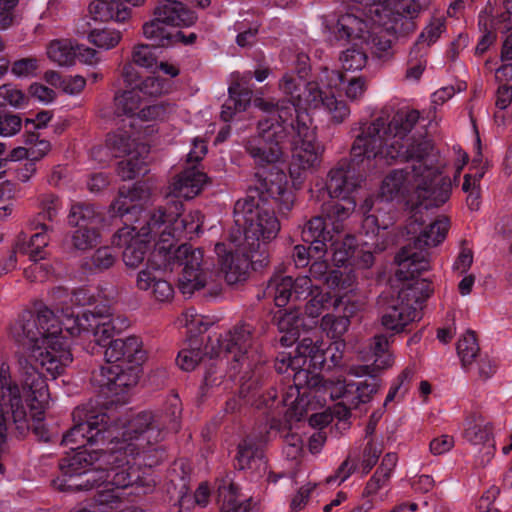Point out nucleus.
I'll return each mask as SVG.
<instances>
[{
    "mask_svg": "<svg viewBox=\"0 0 512 512\" xmlns=\"http://www.w3.org/2000/svg\"><path fill=\"white\" fill-rule=\"evenodd\" d=\"M306 75L307 70L303 68L298 74L286 73L280 80L279 88L290 95L291 105L274 107L262 100L255 102L266 113L258 124V135L247 144V151L259 166L256 173L259 185L236 202V227L227 243L215 246L220 270L230 285L246 279L249 261L262 264L267 259L266 246L280 231V222L266 195L286 209L292 206L286 174L279 168L284 160V145L289 144L292 149L290 175L294 184H300L301 173L297 169L308 171L318 167L324 152L323 145L317 141L309 111L323 108L336 123L350 114L346 103L335 97L343 82L339 72L325 69L318 81L304 84Z\"/></svg>",
    "mask_w": 512,
    "mask_h": 512,
    "instance_id": "obj_1",
    "label": "nucleus"
},
{
    "mask_svg": "<svg viewBox=\"0 0 512 512\" xmlns=\"http://www.w3.org/2000/svg\"><path fill=\"white\" fill-rule=\"evenodd\" d=\"M73 420L75 425L62 440L73 454L62 460V477L55 485L62 491L97 488L100 512L117 507L121 502L119 490L137 486L147 492L154 485L140 465L157 464L158 459L154 458L159 452L158 443L168 431L178 429L176 420L166 425L162 416L151 412L108 425L106 414L89 413L78 407Z\"/></svg>",
    "mask_w": 512,
    "mask_h": 512,
    "instance_id": "obj_2",
    "label": "nucleus"
},
{
    "mask_svg": "<svg viewBox=\"0 0 512 512\" xmlns=\"http://www.w3.org/2000/svg\"><path fill=\"white\" fill-rule=\"evenodd\" d=\"M419 119L416 110L397 112L391 119L384 113L365 125L352 145L357 164L372 168L403 160L410 164L405 169L390 172L383 180L380 194L367 198L360 209L364 215L362 231L373 237L380 230L392 226L396 219L393 202L405 201L414 209L439 207L451 196L452 182L443 175L438 154L428 141L416 143L408 133Z\"/></svg>",
    "mask_w": 512,
    "mask_h": 512,
    "instance_id": "obj_3",
    "label": "nucleus"
},
{
    "mask_svg": "<svg viewBox=\"0 0 512 512\" xmlns=\"http://www.w3.org/2000/svg\"><path fill=\"white\" fill-rule=\"evenodd\" d=\"M63 319L43 308L36 315L24 312L11 328L15 340L27 346L30 357L53 378L61 375L73 361L70 337L92 331L99 346H108L116 333L115 320L110 315L85 312L81 318L74 312L64 313Z\"/></svg>",
    "mask_w": 512,
    "mask_h": 512,
    "instance_id": "obj_4",
    "label": "nucleus"
},
{
    "mask_svg": "<svg viewBox=\"0 0 512 512\" xmlns=\"http://www.w3.org/2000/svg\"><path fill=\"white\" fill-rule=\"evenodd\" d=\"M327 344L317 334L303 336L295 350V355L290 352H280L277 356L275 368L281 374H287L292 378L293 385H289L283 394V402L288 406V415L301 418L308 408H316L321 400L307 402L305 398L312 394L330 391L331 399H342L345 405L340 417L348 414V408L358 404H364L372 399L379 390L380 384L374 380L368 382H354L346 378L323 380L315 371L321 370L326 362Z\"/></svg>",
    "mask_w": 512,
    "mask_h": 512,
    "instance_id": "obj_5",
    "label": "nucleus"
},
{
    "mask_svg": "<svg viewBox=\"0 0 512 512\" xmlns=\"http://www.w3.org/2000/svg\"><path fill=\"white\" fill-rule=\"evenodd\" d=\"M183 204L179 200L168 201L154 211H150L145 222L153 229L161 232L159 252H156L149 260L146 269L136 275V287L149 294L159 302L170 301L174 296L172 285L164 279L168 271L171 258V250L175 241L182 237L199 235L203 224L202 214L195 210L183 214Z\"/></svg>",
    "mask_w": 512,
    "mask_h": 512,
    "instance_id": "obj_6",
    "label": "nucleus"
},
{
    "mask_svg": "<svg viewBox=\"0 0 512 512\" xmlns=\"http://www.w3.org/2000/svg\"><path fill=\"white\" fill-rule=\"evenodd\" d=\"M398 265L396 276L402 281L396 298L390 301L381 317V323L387 330L401 332L409 323L420 317L421 304L430 296L431 285L419 274L428 270L425 255H417L404 250L396 256Z\"/></svg>",
    "mask_w": 512,
    "mask_h": 512,
    "instance_id": "obj_7",
    "label": "nucleus"
},
{
    "mask_svg": "<svg viewBox=\"0 0 512 512\" xmlns=\"http://www.w3.org/2000/svg\"><path fill=\"white\" fill-rule=\"evenodd\" d=\"M251 332L247 325H241L225 335L209 337L204 353L200 351L201 343L191 339L188 347L183 348L177 356V364L184 371L193 370L200 361L218 359L221 363L232 358L234 362L244 359L250 346Z\"/></svg>",
    "mask_w": 512,
    "mask_h": 512,
    "instance_id": "obj_8",
    "label": "nucleus"
},
{
    "mask_svg": "<svg viewBox=\"0 0 512 512\" xmlns=\"http://www.w3.org/2000/svg\"><path fill=\"white\" fill-rule=\"evenodd\" d=\"M367 161L364 165L357 164L351 154V165L335 167L330 170L326 183V191L331 201L322 206L323 213L328 221H345L353 213L356 207L355 193L360 187L362 179L356 175L355 167L367 168Z\"/></svg>",
    "mask_w": 512,
    "mask_h": 512,
    "instance_id": "obj_9",
    "label": "nucleus"
},
{
    "mask_svg": "<svg viewBox=\"0 0 512 512\" xmlns=\"http://www.w3.org/2000/svg\"><path fill=\"white\" fill-rule=\"evenodd\" d=\"M149 216L150 212L142 214L133 225L120 228L113 238V243L123 248V262L129 268L139 267L150 252L145 266L140 271L147 268L149 260L159 252L160 246H163L159 229H153L145 224Z\"/></svg>",
    "mask_w": 512,
    "mask_h": 512,
    "instance_id": "obj_10",
    "label": "nucleus"
},
{
    "mask_svg": "<svg viewBox=\"0 0 512 512\" xmlns=\"http://www.w3.org/2000/svg\"><path fill=\"white\" fill-rule=\"evenodd\" d=\"M343 221H329V225L333 226V233L329 231L326 240V248L328 243L332 250V261L337 267L369 269L374 264V252L384 249L383 244L378 242V233L372 235L364 234L371 240L363 243H356L354 236H341V228ZM328 226V223H326Z\"/></svg>",
    "mask_w": 512,
    "mask_h": 512,
    "instance_id": "obj_11",
    "label": "nucleus"
},
{
    "mask_svg": "<svg viewBox=\"0 0 512 512\" xmlns=\"http://www.w3.org/2000/svg\"><path fill=\"white\" fill-rule=\"evenodd\" d=\"M108 149L114 157L125 156V159L118 164V175L123 180L133 179L140 174L146 173V156L148 149L145 145L137 143L127 131L119 130L107 139L106 148H97L93 151L95 156Z\"/></svg>",
    "mask_w": 512,
    "mask_h": 512,
    "instance_id": "obj_12",
    "label": "nucleus"
},
{
    "mask_svg": "<svg viewBox=\"0 0 512 512\" xmlns=\"http://www.w3.org/2000/svg\"><path fill=\"white\" fill-rule=\"evenodd\" d=\"M169 262L170 265L164 279L168 282L166 276L172 271V264L182 267L178 278V288L182 294L192 295L195 291L205 287L207 275L202 268L203 252L201 249L188 244L180 245L174 251L171 250Z\"/></svg>",
    "mask_w": 512,
    "mask_h": 512,
    "instance_id": "obj_13",
    "label": "nucleus"
},
{
    "mask_svg": "<svg viewBox=\"0 0 512 512\" xmlns=\"http://www.w3.org/2000/svg\"><path fill=\"white\" fill-rule=\"evenodd\" d=\"M422 209L426 208L417 205L406 226L407 234L414 239V247H405L399 253L409 250L419 256L425 255L429 262L428 254L424 251V248L437 246L445 239L449 228V221L447 218L442 217L434 223L424 225L420 217Z\"/></svg>",
    "mask_w": 512,
    "mask_h": 512,
    "instance_id": "obj_14",
    "label": "nucleus"
},
{
    "mask_svg": "<svg viewBox=\"0 0 512 512\" xmlns=\"http://www.w3.org/2000/svg\"><path fill=\"white\" fill-rule=\"evenodd\" d=\"M130 90L115 96V112L118 116H126L131 127L136 126L137 121H150L162 119L172 112L170 105L153 104L147 105L144 97L134 86Z\"/></svg>",
    "mask_w": 512,
    "mask_h": 512,
    "instance_id": "obj_15",
    "label": "nucleus"
},
{
    "mask_svg": "<svg viewBox=\"0 0 512 512\" xmlns=\"http://www.w3.org/2000/svg\"><path fill=\"white\" fill-rule=\"evenodd\" d=\"M141 368L107 362L93 375V381L106 394L118 396L128 392L139 380Z\"/></svg>",
    "mask_w": 512,
    "mask_h": 512,
    "instance_id": "obj_16",
    "label": "nucleus"
},
{
    "mask_svg": "<svg viewBox=\"0 0 512 512\" xmlns=\"http://www.w3.org/2000/svg\"><path fill=\"white\" fill-rule=\"evenodd\" d=\"M329 230L326 221L322 217H314L309 220L303 230L302 239L309 242L307 248L304 245H296L294 247L293 259L297 267H305L313 258H323L326 254V240L328 239Z\"/></svg>",
    "mask_w": 512,
    "mask_h": 512,
    "instance_id": "obj_17",
    "label": "nucleus"
},
{
    "mask_svg": "<svg viewBox=\"0 0 512 512\" xmlns=\"http://www.w3.org/2000/svg\"><path fill=\"white\" fill-rule=\"evenodd\" d=\"M71 226L77 227L71 240L78 250H87L99 243L100 234L97 231L98 218L94 208L90 205L74 204L68 215Z\"/></svg>",
    "mask_w": 512,
    "mask_h": 512,
    "instance_id": "obj_18",
    "label": "nucleus"
},
{
    "mask_svg": "<svg viewBox=\"0 0 512 512\" xmlns=\"http://www.w3.org/2000/svg\"><path fill=\"white\" fill-rule=\"evenodd\" d=\"M369 22L370 24L357 15L347 13L339 17L336 22L327 24L326 29L330 34L331 41L333 38L337 41L361 39L364 42H369L371 40L376 46H379V50L385 51L390 47V41L376 43V38L373 37L374 32H372L373 26L376 24H373L370 19ZM377 26L379 25L377 24Z\"/></svg>",
    "mask_w": 512,
    "mask_h": 512,
    "instance_id": "obj_19",
    "label": "nucleus"
},
{
    "mask_svg": "<svg viewBox=\"0 0 512 512\" xmlns=\"http://www.w3.org/2000/svg\"><path fill=\"white\" fill-rule=\"evenodd\" d=\"M462 436L478 451L481 465H486L491 461L496 446L490 422L481 416H471L464 422Z\"/></svg>",
    "mask_w": 512,
    "mask_h": 512,
    "instance_id": "obj_20",
    "label": "nucleus"
},
{
    "mask_svg": "<svg viewBox=\"0 0 512 512\" xmlns=\"http://www.w3.org/2000/svg\"><path fill=\"white\" fill-rule=\"evenodd\" d=\"M150 192L143 185L135 184L132 188L122 187L119 190L118 198L111 204L113 215L125 217L124 226L133 225L135 220L142 214L152 210H141L138 204L146 202Z\"/></svg>",
    "mask_w": 512,
    "mask_h": 512,
    "instance_id": "obj_21",
    "label": "nucleus"
},
{
    "mask_svg": "<svg viewBox=\"0 0 512 512\" xmlns=\"http://www.w3.org/2000/svg\"><path fill=\"white\" fill-rule=\"evenodd\" d=\"M146 0H93L88 14L95 22L125 23L132 16V8L144 5Z\"/></svg>",
    "mask_w": 512,
    "mask_h": 512,
    "instance_id": "obj_22",
    "label": "nucleus"
},
{
    "mask_svg": "<svg viewBox=\"0 0 512 512\" xmlns=\"http://www.w3.org/2000/svg\"><path fill=\"white\" fill-rule=\"evenodd\" d=\"M268 291L278 307L285 306L291 299H305L311 293V279L308 276L293 280L290 276L275 275L268 284Z\"/></svg>",
    "mask_w": 512,
    "mask_h": 512,
    "instance_id": "obj_23",
    "label": "nucleus"
},
{
    "mask_svg": "<svg viewBox=\"0 0 512 512\" xmlns=\"http://www.w3.org/2000/svg\"><path fill=\"white\" fill-rule=\"evenodd\" d=\"M250 72L240 75L231 74V84L228 87L229 97L222 106L221 117L224 121H231L237 113L245 111L250 104L252 90L249 86Z\"/></svg>",
    "mask_w": 512,
    "mask_h": 512,
    "instance_id": "obj_24",
    "label": "nucleus"
},
{
    "mask_svg": "<svg viewBox=\"0 0 512 512\" xmlns=\"http://www.w3.org/2000/svg\"><path fill=\"white\" fill-rule=\"evenodd\" d=\"M104 356L107 362H116L117 364L136 366L137 368H140L146 359L142 342L135 336L115 339L106 348Z\"/></svg>",
    "mask_w": 512,
    "mask_h": 512,
    "instance_id": "obj_25",
    "label": "nucleus"
},
{
    "mask_svg": "<svg viewBox=\"0 0 512 512\" xmlns=\"http://www.w3.org/2000/svg\"><path fill=\"white\" fill-rule=\"evenodd\" d=\"M327 396L330 397V391L329 389L326 390V393L323 394V391L321 393H318L317 396L315 397L313 394L309 397H306L305 398V402L304 404H307V402H316L318 399L321 400V404L318 405L316 408H308L307 411H305V413L303 414V416H301V418H294V417H290L288 415V406L284 404V402L282 401V404H283V407L285 408V411H284V415H285V418H286V421L288 423H291L293 421L295 422H299L301 421L308 413H312L310 418H309V424L310 426L314 427V428H323L325 427L326 425H328L331 421H332V418H333V415H335L338 419L340 420H346L348 419V417L350 416V411L352 409H355L357 408L360 404H358L357 406L355 407H349L348 408V414L347 416L345 417H340V414L343 413V409L346 408L345 405L342 403V399L341 398H338L337 400H339V403L335 405L334 409H333V412H330L328 410H322L320 412H318L317 410L318 409H321L324 407L325 405V402H326V398Z\"/></svg>",
    "mask_w": 512,
    "mask_h": 512,
    "instance_id": "obj_26",
    "label": "nucleus"
},
{
    "mask_svg": "<svg viewBox=\"0 0 512 512\" xmlns=\"http://www.w3.org/2000/svg\"><path fill=\"white\" fill-rule=\"evenodd\" d=\"M153 14L163 17L166 24L178 28L191 27L198 19L197 14L183 0H159Z\"/></svg>",
    "mask_w": 512,
    "mask_h": 512,
    "instance_id": "obj_27",
    "label": "nucleus"
},
{
    "mask_svg": "<svg viewBox=\"0 0 512 512\" xmlns=\"http://www.w3.org/2000/svg\"><path fill=\"white\" fill-rule=\"evenodd\" d=\"M206 182L207 176L193 166L173 181L170 193L177 198L192 199L200 193Z\"/></svg>",
    "mask_w": 512,
    "mask_h": 512,
    "instance_id": "obj_28",
    "label": "nucleus"
},
{
    "mask_svg": "<svg viewBox=\"0 0 512 512\" xmlns=\"http://www.w3.org/2000/svg\"><path fill=\"white\" fill-rule=\"evenodd\" d=\"M389 347L390 342L388 337L385 335H376L368 344L369 352L362 356V359L365 361L374 358L372 369L375 376L394 365V355L390 352Z\"/></svg>",
    "mask_w": 512,
    "mask_h": 512,
    "instance_id": "obj_29",
    "label": "nucleus"
},
{
    "mask_svg": "<svg viewBox=\"0 0 512 512\" xmlns=\"http://www.w3.org/2000/svg\"><path fill=\"white\" fill-rule=\"evenodd\" d=\"M123 77L128 86L136 87L144 98L146 96H158L168 90L167 82L158 76H150L143 81H139L138 73L131 64H128L123 68Z\"/></svg>",
    "mask_w": 512,
    "mask_h": 512,
    "instance_id": "obj_30",
    "label": "nucleus"
},
{
    "mask_svg": "<svg viewBox=\"0 0 512 512\" xmlns=\"http://www.w3.org/2000/svg\"><path fill=\"white\" fill-rule=\"evenodd\" d=\"M278 329L285 335L281 337L283 345H290L300 337L301 329L306 327L298 310H280L275 316Z\"/></svg>",
    "mask_w": 512,
    "mask_h": 512,
    "instance_id": "obj_31",
    "label": "nucleus"
},
{
    "mask_svg": "<svg viewBox=\"0 0 512 512\" xmlns=\"http://www.w3.org/2000/svg\"><path fill=\"white\" fill-rule=\"evenodd\" d=\"M220 512H250V502L246 496L238 493L237 487L229 480H224L218 487Z\"/></svg>",
    "mask_w": 512,
    "mask_h": 512,
    "instance_id": "obj_32",
    "label": "nucleus"
},
{
    "mask_svg": "<svg viewBox=\"0 0 512 512\" xmlns=\"http://www.w3.org/2000/svg\"><path fill=\"white\" fill-rule=\"evenodd\" d=\"M75 45L76 41L71 39L52 40L46 47L47 58L59 67H73Z\"/></svg>",
    "mask_w": 512,
    "mask_h": 512,
    "instance_id": "obj_33",
    "label": "nucleus"
},
{
    "mask_svg": "<svg viewBox=\"0 0 512 512\" xmlns=\"http://www.w3.org/2000/svg\"><path fill=\"white\" fill-rule=\"evenodd\" d=\"M342 314H327L322 318L321 327L326 334L334 339L341 338L348 330L350 317L354 314V305H343Z\"/></svg>",
    "mask_w": 512,
    "mask_h": 512,
    "instance_id": "obj_34",
    "label": "nucleus"
},
{
    "mask_svg": "<svg viewBox=\"0 0 512 512\" xmlns=\"http://www.w3.org/2000/svg\"><path fill=\"white\" fill-rule=\"evenodd\" d=\"M355 268L350 269L348 272H341L338 270L331 271L326 277V284L331 289H338L343 292H353L356 284ZM346 293L339 295L335 301V309L339 311L342 305L346 304Z\"/></svg>",
    "mask_w": 512,
    "mask_h": 512,
    "instance_id": "obj_35",
    "label": "nucleus"
},
{
    "mask_svg": "<svg viewBox=\"0 0 512 512\" xmlns=\"http://www.w3.org/2000/svg\"><path fill=\"white\" fill-rule=\"evenodd\" d=\"M122 32L113 27L93 28L87 33L88 42L99 51H109L119 45Z\"/></svg>",
    "mask_w": 512,
    "mask_h": 512,
    "instance_id": "obj_36",
    "label": "nucleus"
},
{
    "mask_svg": "<svg viewBox=\"0 0 512 512\" xmlns=\"http://www.w3.org/2000/svg\"><path fill=\"white\" fill-rule=\"evenodd\" d=\"M168 26L163 17L153 14V18L143 24V35L159 46H170L174 33L167 29Z\"/></svg>",
    "mask_w": 512,
    "mask_h": 512,
    "instance_id": "obj_37",
    "label": "nucleus"
},
{
    "mask_svg": "<svg viewBox=\"0 0 512 512\" xmlns=\"http://www.w3.org/2000/svg\"><path fill=\"white\" fill-rule=\"evenodd\" d=\"M429 0H387V11L382 13V19L390 16V5H393V10L399 16L404 18H414L418 16L423 7Z\"/></svg>",
    "mask_w": 512,
    "mask_h": 512,
    "instance_id": "obj_38",
    "label": "nucleus"
},
{
    "mask_svg": "<svg viewBox=\"0 0 512 512\" xmlns=\"http://www.w3.org/2000/svg\"><path fill=\"white\" fill-rule=\"evenodd\" d=\"M49 243L46 226L42 227V231L33 234L26 245L22 247L23 253L29 256L33 262H38L46 257V247Z\"/></svg>",
    "mask_w": 512,
    "mask_h": 512,
    "instance_id": "obj_39",
    "label": "nucleus"
},
{
    "mask_svg": "<svg viewBox=\"0 0 512 512\" xmlns=\"http://www.w3.org/2000/svg\"><path fill=\"white\" fill-rule=\"evenodd\" d=\"M237 463L240 469H248L259 462L263 464L261 453L253 439L242 440L238 445Z\"/></svg>",
    "mask_w": 512,
    "mask_h": 512,
    "instance_id": "obj_40",
    "label": "nucleus"
},
{
    "mask_svg": "<svg viewBox=\"0 0 512 512\" xmlns=\"http://www.w3.org/2000/svg\"><path fill=\"white\" fill-rule=\"evenodd\" d=\"M74 50V66L78 62L81 65L95 68L102 62L100 51L95 47L76 41Z\"/></svg>",
    "mask_w": 512,
    "mask_h": 512,
    "instance_id": "obj_41",
    "label": "nucleus"
},
{
    "mask_svg": "<svg viewBox=\"0 0 512 512\" xmlns=\"http://www.w3.org/2000/svg\"><path fill=\"white\" fill-rule=\"evenodd\" d=\"M28 98L22 90L12 84L0 86V107H13L16 109L24 107Z\"/></svg>",
    "mask_w": 512,
    "mask_h": 512,
    "instance_id": "obj_42",
    "label": "nucleus"
},
{
    "mask_svg": "<svg viewBox=\"0 0 512 512\" xmlns=\"http://www.w3.org/2000/svg\"><path fill=\"white\" fill-rule=\"evenodd\" d=\"M505 8L506 12L501 14L493 26L495 30H499L502 33H509L503 43L502 58L510 60L512 59V13H510L506 6Z\"/></svg>",
    "mask_w": 512,
    "mask_h": 512,
    "instance_id": "obj_43",
    "label": "nucleus"
},
{
    "mask_svg": "<svg viewBox=\"0 0 512 512\" xmlns=\"http://www.w3.org/2000/svg\"><path fill=\"white\" fill-rule=\"evenodd\" d=\"M478 351L479 347L475 334L471 331H467L457 343V352L463 365L465 366L472 363Z\"/></svg>",
    "mask_w": 512,
    "mask_h": 512,
    "instance_id": "obj_44",
    "label": "nucleus"
},
{
    "mask_svg": "<svg viewBox=\"0 0 512 512\" xmlns=\"http://www.w3.org/2000/svg\"><path fill=\"white\" fill-rule=\"evenodd\" d=\"M484 172L479 171L474 176L466 174L462 189L467 193V205L471 210H478L480 207V191L479 182L483 177Z\"/></svg>",
    "mask_w": 512,
    "mask_h": 512,
    "instance_id": "obj_45",
    "label": "nucleus"
},
{
    "mask_svg": "<svg viewBox=\"0 0 512 512\" xmlns=\"http://www.w3.org/2000/svg\"><path fill=\"white\" fill-rule=\"evenodd\" d=\"M381 453V444L369 441L364 449L362 457L355 455L356 459L358 460V469L361 476H364L370 472V470L376 464Z\"/></svg>",
    "mask_w": 512,
    "mask_h": 512,
    "instance_id": "obj_46",
    "label": "nucleus"
},
{
    "mask_svg": "<svg viewBox=\"0 0 512 512\" xmlns=\"http://www.w3.org/2000/svg\"><path fill=\"white\" fill-rule=\"evenodd\" d=\"M308 296H312V298L305 306V313L311 318H317L325 309L330 295L327 292L319 290L318 287L313 286L311 283V293Z\"/></svg>",
    "mask_w": 512,
    "mask_h": 512,
    "instance_id": "obj_47",
    "label": "nucleus"
},
{
    "mask_svg": "<svg viewBox=\"0 0 512 512\" xmlns=\"http://www.w3.org/2000/svg\"><path fill=\"white\" fill-rule=\"evenodd\" d=\"M133 62L140 66L152 71L157 67V60L154 54V49L146 44L138 45L134 48L132 53Z\"/></svg>",
    "mask_w": 512,
    "mask_h": 512,
    "instance_id": "obj_48",
    "label": "nucleus"
},
{
    "mask_svg": "<svg viewBox=\"0 0 512 512\" xmlns=\"http://www.w3.org/2000/svg\"><path fill=\"white\" fill-rule=\"evenodd\" d=\"M340 61L344 70L357 71L366 65L367 56L359 49L349 48L343 52Z\"/></svg>",
    "mask_w": 512,
    "mask_h": 512,
    "instance_id": "obj_49",
    "label": "nucleus"
},
{
    "mask_svg": "<svg viewBox=\"0 0 512 512\" xmlns=\"http://www.w3.org/2000/svg\"><path fill=\"white\" fill-rule=\"evenodd\" d=\"M353 473H359L358 460L355 455H349L348 458L338 467L335 474L328 477L326 481L328 484H341Z\"/></svg>",
    "mask_w": 512,
    "mask_h": 512,
    "instance_id": "obj_50",
    "label": "nucleus"
},
{
    "mask_svg": "<svg viewBox=\"0 0 512 512\" xmlns=\"http://www.w3.org/2000/svg\"><path fill=\"white\" fill-rule=\"evenodd\" d=\"M86 84L87 80L82 75H67L63 77L60 91L68 96L76 97L83 92V90L86 87Z\"/></svg>",
    "mask_w": 512,
    "mask_h": 512,
    "instance_id": "obj_51",
    "label": "nucleus"
},
{
    "mask_svg": "<svg viewBox=\"0 0 512 512\" xmlns=\"http://www.w3.org/2000/svg\"><path fill=\"white\" fill-rule=\"evenodd\" d=\"M39 62L36 58H23L13 63L11 72L18 78H28L36 75Z\"/></svg>",
    "mask_w": 512,
    "mask_h": 512,
    "instance_id": "obj_52",
    "label": "nucleus"
},
{
    "mask_svg": "<svg viewBox=\"0 0 512 512\" xmlns=\"http://www.w3.org/2000/svg\"><path fill=\"white\" fill-rule=\"evenodd\" d=\"M21 127L22 120L18 115L0 113V136H14L21 130Z\"/></svg>",
    "mask_w": 512,
    "mask_h": 512,
    "instance_id": "obj_53",
    "label": "nucleus"
},
{
    "mask_svg": "<svg viewBox=\"0 0 512 512\" xmlns=\"http://www.w3.org/2000/svg\"><path fill=\"white\" fill-rule=\"evenodd\" d=\"M178 323L182 326H185L191 333L201 332L202 327H204V330L207 329V324L204 322V317L197 314L194 309L185 311L179 317Z\"/></svg>",
    "mask_w": 512,
    "mask_h": 512,
    "instance_id": "obj_54",
    "label": "nucleus"
},
{
    "mask_svg": "<svg viewBox=\"0 0 512 512\" xmlns=\"http://www.w3.org/2000/svg\"><path fill=\"white\" fill-rule=\"evenodd\" d=\"M444 31V22L437 18L431 21L419 36V42L427 46L433 44Z\"/></svg>",
    "mask_w": 512,
    "mask_h": 512,
    "instance_id": "obj_55",
    "label": "nucleus"
},
{
    "mask_svg": "<svg viewBox=\"0 0 512 512\" xmlns=\"http://www.w3.org/2000/svg\"><path fill=\"white\" fill-rule=\"evenodd\" d=\"M116 260V255L111 248H99L92 256V266L96 270H104L110 268Z\"/></svg>",
    "mask_w": 512,
    "mask_h": 512,
    "instance_id": "obj_56",
    "label": "nucleus"
},
{
    "mask_svg": "<svg viewBox=\"0 0 512 512\" xmlns=\"http://www.w3.org/2000/svg\"><path fill=\"white\" fill-rule=\"evenodd\" d=\"M284 442V451L288 458L295 459L301 454L303 450L304 440L300 434L296 432H290L287 435H285Z\"/></svg>",
    "mask_w": 512,
    "mask_h": 512,
    "instance_id": "obj_57",
    "label": "nucleus"
},
{
    "mask_svg": "<svg viewBox=\"0 0 512 512\" xmlns=\"http://www.w3.org/2000/svg\"><path fill=\"white\" fill-rule=\"evenodd\" d=\"M29 94L43 104H50L56 98V93L53 89L38 82L30 85Z\"/></svg>",
    "mask_w": 512,
    "mask_h": 512,
    "instance_id": "obj_58",
    "label": "nucleus"
},
{
    "mask_svg": "<svg viewBox=\"0 0 512 512\" xmlns=\"http://www.w3.org/2000/svg\"><path fill=\"white\" fill-rule=\"evenodd\" d=\"M454 444L453 436L443 434L431 440L430 451L434 455H442L449 452L454 447Z\"/></svg>",
    "mask_w": 512,
    "mask_h": 512,
    "instance_id": "obj_59",
    "label": "nucleus"
},
{
    "mask_svg": "<svg viewBox=\"0 0 512 512\" xmlns=\"http://www.w3.org/2000/svg\"><path fill=\"white\" fill-rule=\"evenodd\" d=\"M366 91V82L362 78H352L347 81L345 95L351 101L359 100Z\"/></svg>",
    "mask_w": 512,
    "mask_h": 512,
    "instance_id": "obj_60",
    "label": "nucleus"
},
{
    "mask_svg": "<svg viewBox=\"0 0 512 512\" xmlns=\"http://www.w3.org/2000/svg\"><path fill=\"white\" fill-rule=\"evenodd\" d=\"M17 3L18 0H0V30H5L12 24L11 10Z\"/></svg>",
    "mask_w": 512,
    "mask_h": 512,
    "instance_id": "obj_61",
    "label": "nucleus"
},
{
    "mask_svg": "<svg viewBox=\"0 0 512 512\" xmlns=\"http://www.w3.org/2000/svg\"><path fill=\"white\" fill-rule=\"evenodd\" d=\"M207 154V145L203 140L195 138L192 141V147L187 155V161L191 164H196L201 161Z\"/></svg>",
    "mask_w": 512,
    "mask_h": 512,
    "instance_id": "obj_62",
    "label": "nucleus"
},
{
    "mask_svg": "<svg viewBox=\"0 0 512 512\" xmlns=\"http://www.w3.org/2000/svg\"><path fill=\"white\" fill-rule=\"evenodd\" d=\"M42 212L51 220L59 210V200L54 195H43L40 200Z\"/></svg>",
    "mask_w": 512,
    "mask_h": 512,
    "instance_id": "obj_63",
    "label": "nucleus"
},
{
    "mask_svg": "<svg viewBox=\"0 0 512 512\" xmlns=\"http://www.w3.org/2000/svg\"><path fill=\"white\" fill-rule=\"evenodd\" d=\"M495 77L500 83L499 88L512 89V64H504L497 69Z\"/></svg>",
    "mask_w": 512,
    "mask_h": 512,
    "instance_id": "obj_64",
    "label": "nucleus"
}]
</instances>
